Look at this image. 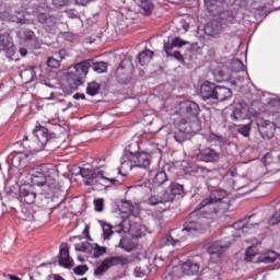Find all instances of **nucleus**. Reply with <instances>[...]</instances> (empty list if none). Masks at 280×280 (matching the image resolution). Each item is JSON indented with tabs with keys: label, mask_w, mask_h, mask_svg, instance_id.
I'll list each match as a JSON object with an SVG mask.
<instances>
[{
	"label": "nucleus",
	"mask_w": 280,
	"mask_h": 280,
	"mask_svg": "<svg viewBox=\"0 0 280 280\" xmlns=\"http://www.w3.org/2000/svg\"><path fill=\"white\" fill-rule=\"evenodd\" d=\"M33 187H39L40 196L47 200H54L61 194L60 184L47 172V167L39 165L30 172Z\"/></svg>",
	"instance_id": "f257e3e1"
},
{
	"label": "nucleus",
	"mask_w": 280,
	"mask_h": 280,
	"mask_svg": "<svg viewBox=\"0 0 280 280\" xmlns=\"http://www.w3.org/2000/svg\"><path fill=\"white\" fill-rule=\"evenodd\" d=\"M198 115H200V105L194 101H184L179 103L175 112L174 121L190 125L194 130H202Z\"/></svg>",
	"instance_id": "f03ea898"
},
{
	"label": "nucleus",
	"mask_w": 280,
	"mask_h": 280,
	"mask_svg": "<svg viewBox=\"0 0 280 280\" xmlns=\"http://www.w3.org/2000/svg\"><path fill=\"white\" fill-rule=\"evenodd\" d=\"M229 196V192L222 188L214 189L210 192V196L202 199V201L195 207L190 213L194 218L209 219L213 213H218L217 202L224 200Z\"/></svg>",
	"instance_id": "7ed1b4c3"
},
{
	"label": "nucleus",
	"mask_w": 280,
	"mask_h": 280,
	"mask_svg": "<svg viewBox=\"0 0 280 280\" xmlns=\"http://www.w3.org/2000/svg\"><path fill=\"white\" fill-rule=\"evenodd\" d=\"M132 75H135V65L132 63V59H122L115 71L116 82H118V84L127 86V84H130L132 82Z\"/></svg>",
	"instance_id": "20e7f679"
},
{
	"label": "nucleus",
	"mask_w": 280,
	"mask_h": 280,
	"mask_svg": "<svg viewBox=\"0 0 280 280\" xmlns=\"http://www.w3.org/2000/svg\"><path fill=\"white\" fill-rule=\"evenodd\" d=\"M128 264V258H124L121 256H113L105 258L95 269H94V277L100 279L104 277L113 266H126Z\"/></svg>",
	"instance_id": "39448f33"
},
{
	"label": "nucleus",
	"mask_w": 280,
	"mask_h": 280,
	"mask_svg": "<svg viewBox=\"0 0 280 280\" xmlns=\"http://www.w3.org/2000/svg\"><path fill=\"white\" fill-rule=\"evenodd\" d=\"M86 63H83L82 61L77 63L74 66V71L69 72L67 77V82L70 84L71 89H78V86H81V84H84V81L86 80V75L89 72L86 71Z\"/></svg>",
	"instance_id": "423d86ee"
},
{
	"label": "nucleus",
	"mask_w": 280,
	"mask_h": 280,
	"mask_svg": "<svg viewBox=\"0 0 280 280\" xmlns=\"http://www.w3.org/2000/svg\"><path fill=\"white\" fill-rule=\"evenodd\" d=\"M257 130L265 140L270 141L273 139L275 132L277 131V125L270 120L264 118L256 119Z\"/></svg>",
	"instance_id": "0eeeda50"
},
{
	"label": "nucleus",
	"mask_w": 280,
	"mask_h": 280,
	"mask_svg": "<svg viewBox=\"0 0 280 280\" xmlns=\"http://www.w3.org/2000/svg\"><path fill=\"white\" fill-rule=\"evenodd\" d=\"M177 128L174 131V139L177 143H184L187 141V135H196V132H200V130H194L191 125H187V122H175Z\"/></svg>",
	"instance_id": "6e6552de"
},
{
	"label": "nucleus",
	"mask_w": 280,
	"mask_h": 280,
	"mask_svg": "<svg viewBox=\"0 0 280 280\" xmlns=\"http://www.w3.org/2000/svg\"><path fill=\"white\" fill-rule=\"evenodd\" d=\"M258 226L257 223H252L250 221L241 220L233 224V228L236 232L233 234V237H244V235H248V233H253L255 228Z\"/></svg>",
	"instance_id": "1a4fd4ad"
},
{
	"label": "nucleus",
	"mask_w": 280,
	"mask_h": 280,
	"mask_svg": "<svg viewBox=\"0 0 280 280\" xmlns=\"http://www.w3.org/2000/svg\"><path fill=\"white\" fill-rule=\"evenodd\" d=\"M18 198L20 202H23L24 205H34V202H36V192L32 186L23 184L20 186Z\"/></svg>",
	"instance_id": "9d476101"
},
{
	"label": "nucleus",
	"mask_w": 280,
	"mask_h": 280,
	"mask_svg": "<svg viewBox=\"0 0 280 280\" xmlns=\"http://www.w3.org/2000/svg\"><path fill=\"white\" fill-rule=\"evenodd\" d=\"M248 116L249 108L245 101H241L234 105L233 112L231 114L233 121H244V119H248Z\"/></svg>",
	"instance_id": "9b49d317"
},
{
	"label": "nucleus",
	"mask_w": 280,
	"mask_h": 280,
	"mask_svg": "<svg viewBox=\"0 0 280 280\" xmlns=\"http://www.w3.org/2000/svg\"><path fill=\"white\" fill-rule=\"evenodd\" d=\"M197 161H203L205 163H215L217 161H220V151L207 147L203 148L197 153Z\"/></svg>",
	"instance_id": "f8f14e48"
},
{
	"label": "nucleus",
	"mask_w": 280,
	"mask_h": 280,
	"mask_svg": "<svg viewBox=\"0 0 280 280\" xmlns=\"http://www.w3.org/2000/svg\"><path fill=\"white\" fill-rule=\"evenodd\" d=\"M33 141L40 143L42 148H45L46 144L51 143V135L49 129L43 126H38L33 130Z\"/></svg>",
	"instance_id": "ddd939ff"
},
{
	"label": "nucleus",
	"mask_w": 280,
	"mask_h": 280,
	"mask_svg": "<svg viewBox=\"0 0 280 280\" xmlns=\"http://www.w3.org/2000/svg\"><path fill=\"white\" fill-rule=\"evenodd\" d=\"M57 258L58 265L61 266V268L70 269L73 266V258H71V256L69 255L68 243L60 245Z\"/></svg>",
	"instance_id": "4468645a"
},
{
	"label": "nucleus",
	"mask_w": 280,
	"mask_h": 280,
	"mask_svg": "<svg viewBox=\"0 0 280 280\" xmlns=\"http://www.w3.org/2000/svg\"><path fill=\"white\" fill-rule=\"evenodd\" d=\"M131 162L133 163L135 167L148 170L152 163V155L148 152L141 151L135 156H131Z\"/></svg>",
	"instance_id": "2eb2a0df"
},
{
	"label": "nucleus",
	"mask_w": 280,
	"mask_h": 280,
	"mask_svg": "<svg viewBox=\"0 0 280 280\" xmlns=\"http://www.w3.org/2000/svg\"><path fill=\"white\" fill-rule=\"evenodd\" d=\"M203 32L206 36H210L211 38H218L222 34V22L218 20H212L207 23L203 27Z\"/></svg>",
	"instance_id": "dca6fc26"
},
{
	"label": "nucleus",
	"mask_w": 280,
	"mask_h": 280,
	"mask_svg": "<svg viewBox=\"0 0 280 280\" xmlns=\"http://www.w3.org/2000/svg\"><path fill=\"white\" fill-rule=\"evenodd\" d=\"M215 83L209 81L205 82L200 88V96L207 102V100H215Z\"/></svg>",
	"instance_id": "f3484780"
},
{
	"label": "nucleus",
	"mask_w": 280,
	"mask_h": 280,
	"mask_svg": "<svg viewBox=\"0 0 280 280\" xmlns=\"http://www.w3.org/2000/svg\"><path fill=\"white\" fill-rule=\"evenodd\" d=\"M117 207L120 213L122 214V220L130 218V215L137 218V213H135V209L137 208L132 205V202L128 200H121L118 202Z\"/></svg>",
	"instance_id": "a211bd4d"
},
{
	"label": "nucleus",
	"mask_w": 280,
	"mask_h": 280,
	"mask_svg": "<svg viewBox=\"0 0 280 280\" xmlns=\"http://www.w3.org/2000/svg\"><path fill=\"white\" fill-rule=\"evenodd\" d=\"M0 51L5 54H14V42L8 33L0 34Z\"/></svg>",
	"instance_id": "6ab92c4d"
},
{
	"label": "nucleus",
	"mask_w": 280,
	"mask_h": 280,
	"mask_svg": "<svg viewBox=\"0 0 280 280\" xmlns=\"http://www.w3.org/2000/svg\"><path fill=\"white\" fill-rule=\"evenodd\" d=\"M231 97H233V91H231V89L222 85H215V102H226V100H231Z\"/></svg>",
	"instance_id": "aec40b11"
},
{
	"label": "nucleus",
	"mask_w": 280,
	"mask_h": 280,
	"mask_svg": "<svg viewBox=\"0 0 280 280\" xmlns=\"http://www.w3.org/2000/svg\"><path fill=\"white\" fill-rule=\"evenodd\" d=\"M229 246H231V242L217 241L209 245L208 253L210 255H222Z\"/></svg>",
	"instance_id": "412c9836"
},
{
	"label": "nucleus",
	"mask_w": 280,
	"mask_h": 280,
	"mask_svg": "<svg viewBox=\"0 0 280 280\" xmlns=\"http://www.w3.org/2000/svg\"><path fill=\"white\" fill-rule=\"evenodd\" d=\"M180 231L184 234V237L185 235H195L196 233H200V231H202V224L196 221H187Z\"/></svg>",
	"instance_id": "4be33fe9"
},
{
	"label": "nucleus",
	"mask_w": 280,
	"mask_h": 280,
	"mask_svg": "<svg viewBox=\"0 0 280 280\" xmlns=\"http://www.w3.org/2000/svg\"><path fill=\"white\" fill-rule=\"evenodd\" d=\"M82 62L83 65H86L88 73H89V69H93V71H95L96 73H106L108 69V65H106V62L104 61L94 62L93 59H89Z\"/></svg>",
	"instance_id": "5701e85b"
},
{
	"label": "nucleus",
	"mask_w": 280,
	"mask_h": 280,
	"mask_svg": "<svg viewBox=\"0 0 280 280\" xmlns=\"http://www.w3.org/2000/svg\"><path fill=\"white\" fill-rule=\"evenodd\" d=\"M182 270L184 275H198V272H200V265L191 259H188L182 264Z\"/></svg>",
	"instance_id": "b1692460"
},
{
	"label": "nucleus",
	"mask_w": 280,
	"mask_h": 280,
	"mask_svg": "<svg viewBox=\"0 0 280 280\" xmlns=\"http://www.w3.org/2000/svg\"><path fill=\"white\" fill-rule=\"evenodd\" d=\"M132 167H135V162H132V158L122 154V156L120 158V167L118 170V174H120V176H128L127 173L122 172H130L132 171Z\"/></svg>",
	"instance_id": "393cba45"
},
{
	"label": "nucleus",
	"mask_w": 280,
	"mask_h": 280,
	"mask_svg": "<svg viewBox=\"0 0 280 280\" xmlns=\"http://www.w3.org/2000/svg\"><path fill=\"white\" fill-rule=\"evenodd\" d=\"M79 174L82 178H106V176H104V171H101L100 168L89 170L80 167Z\"/></svg>",
	"instance_id": "a878e982"
},
{
	"label": "nucleus",
	"mask_w": 280,
	"mask_h": 280,
	"mask_svg": "<svg viewBox=\"0 0 280 280\" xmlns=\"http://www.w3.org/2000/svg\"><path fill=\"white\" fill-rule=\"evenodd\" d=\"M235 176H237L236 170H230L222 177V183L225 184L228 189H235Z\"/></svg>",
	"instance_id": "bb28decb"
},
{
	"label": "nucleus",
	"mask_w": 280,
	"mask_h": 280,
	"mask_svg": "<svg viewBox=\"0 0 280 280\" xmlns=\"http://www.w3.org/2000/svg\"><path fill=\"white\" fill-rule=\"evenodd\" d=\"M277 259H280V254H277L275 250H269L259 256V264H275Z\"/></svg>",
	"instance_id": "cd10ccee"
},
{
	"label": "nucleus",
	"mask_w": 280,
	"mask_h": 280,
	"mask_svg": "<svg viewBox=\"0 0 280 280\" xmlns=\"http://www.w3.org/2000/svg\"><path fill=\"white\" fill-rule=\"evenodd\" d=\"M141 147L139 144V141H131L126 148H125V156H129L132 159V156H137V154L141 153Z\"/></svg>",
	"instance_id": "c85d7f7f"
},
{
	"label": "nucleus",
	"mask_w": 280,
	"mask_h": 280,
	"mask_svg": "<svg viewBox=\"0 0 280 280\" xmlns=\"http://www.w3.org/2000/svg\"><path fill=\"white\" fill-rule=\"evenodd\" d=\"M219 3V0H205V7L211 16H218V14H220Z\"/></svg>",
	"instance_id": "c756f323"
},
{
	"label": "nucleus",
	"mask_w": 280,
	"mask_h": 280,
	"mask_svg": "<svg viewBox=\"0 0 280 280\" xmlns=\"http://www.w3.org/2000/svg\"><path fill=\"white\" fill-rule=\"evenodd\" d=\"M38 23L46 25V27H54L56 25V18L54 15H47L46 13L37 14Z\"/></svg>",
	"instance_id": "7c9ffc66"
},
{
	"label": "nucleus",
	"mask_w": 280,
	"mask_h": 280,
	"mask_svg": "<svg viewBox=\"0 0 280 280\" xmlns=\"http://www.w3.org/2000/svg\"><path fill=\"white\" fill-rule=\"evenodd\" d=\"M167 183V173L165 171L158 172L154 177L152 178V187H161V185H164Z\"/></svg>",
	"instance_id": "2f4dec72"
},
{
	"label": "nucleus",
	"mask_w": 280,
	"mask_h": 280,
	"mask_svg": "<svg viewBox=\"0 0 280 280\" xmlns=\"http://www.w3.org/2000/svg\"><path fill=\"white\" fill-rule=\"evenodd\" d=\"M100 91H102V84L96 81H91L88 83L85 93L90 95V97H95V95H100Z\"/></svg>",
	"instance_id": "473e14b6"
},
{
	"label": "nucleus",
	"mask_w": 280,
	"mask_h": 280,
	"mask_svg": "<svg viewBox=\"0 0 280 280\" xmlns=\"http://www.w3.org/2000/svg\"><path fill=\"white\" fill-rule=\"evenodd\" d=\"M152 58H154V51L150 49L142 50L138 56V60L141 67H145V65H148Z\"/></svg>",
	"instance_id": "72a5a7b5"
},
{
	"label": "nucleus",
	"mask_w": 280,
	"mask_h": 280,
	"mask_svg": "<svg viewBox=\"0 0 280 280\" xmlns=\"http://www.w3.org/2000/svg\"><path fill=\"white\" fill-rule=\"evenodd\" d=\"M253 128V121H248L245 125H238L236 126V132L238 135H242V137L248 138L250 137V129Z\"/></svg>",
	"instance_id": "f704fd0d"
},
{
	"label": "nucleus",
	"mask_w": 280,
	"mask_h": 280,
	"mask_svg": "<svg viewBox=\"0 0 280 280\" xmlns=\"http://www.w3.org/2000/svg\"><path fill=\"white\" fill-rule=\"evenodd\" d=\"M140 8L143 11L144 16H150L152 14V10H154V3L150 0H141Z\"/></svg>",
	"instance_id": "c9c22d12"
},
{
	"label": "nucleus",
	"mask_w": 280,
	"mask_h": 280,
	"mask_svg": "<svg viewBox=\"0 0 280 280\" xmlns=\"http://www.w3.org/2000/svg\"><path fill=\"white\" fill-rule=\"evenodd\" d=\"M185 187L178 183H171L170 194L173 196H182L184 194Z\"/></svg>",
	"instance_id": "e433bc0d"
},
{
	"label": "nucleus",
	"mask_w": 280,
	"mask_h": 280,
	"mask_svg": "<svg viewBox=\"0 0 280 280\" xmlns=\"http://www.w3.org/2000/svg\"><path fill=\"white\" fill-rule=\"evenodd\" d=\"M118 248H121L126 253H132V244L130 243V238L122 237L119 241V244L117 245Z\"/></svg>",
	"instance_id": "4c0bfd02"
},
{
	"label": "nucleus",
	"mask_w": 280,
	"mask_h": 280,
	"mask_svg": "<svg viewBox=\"0 0 280 280\" xmlns=\"http://www.w3.org/2000/svg\"><path fill=\"white\" fill-rule=\"evenodd\" d=\"M74 248L79 253H91L93 250V244L90 242H83L77 244Z\"/></svg>",
	"instance_id": "58836bf2"
},
{
	"label": "nucleus",
	"mask_w": 280,
	"mask_h": 280,
	"mask_svg": "<svg viewBox=\"0 0 280 280\" xmlns=\"http://www.w3.org/2000/svg\"><path fill=\"white\" fill-rule=\"evenodd\" d=\"M190 174L192 176H202L205 172H207V168L203 166H200L198 164H189Z\"/></svg>",
	"instance_id": "ea45409f"
},
{
	"label": "nucleus",
	"mask_w": 280,
	"mask_h": 280,
	"mask_svg": "<svg viewBox=\"0 0 280 280\" xmlns=\"http://www.w3.org/2000/svg\"><path fill=\"white\" fill-rule=\"evenodd\" d=\"M231 65H232V71H235V73H240L245 69L244 62L240 59L232 60Z\"/></svg>",
	"instance_id": "a19ab883"
},
{
	"label": "nucleus",
	"mask_w": 280,
	"mask_h": 280,
	"mask_svg": "<svg viewBox=\"0 0 280 280\" xmlns=\"http://www.w3.org/2000/svg\"><path fill=\"white\" fill-rule=\"evenodd\" d=\"M178 233V230H172L171 234L166 237V244L168 246H176L178 242H180V238H175L174 235Z\"/></svg>",
	"instance_id": "79ce46f5"
},
{
	"label": "nucleus",
	"mask_w": 280,
	"mask_h": 280,
	"mask_svg": "<svg viewBox=\"0 0 280 280\" xmlns=\"http://www.w3.org/2000/svg\"><path fill=\"white\" fill-rule=\"evenodd\" d=\"M102 228H103L104 240H110V235L115 233V231H113V225L108 223H103Z\"/></svg>",
	"instance_id": "37998d69"
},
{
	"label": "nucleus",
	"mask_w": 280,
	"mask_h": 280,
	"mask_svg": "<svg viewBox=\"0 0 280 280\" xmlns=\"http://www.w3.org/2000/svg\"><path fill=\"white\" fill-rule=\"evenodd\" d=\"M92 250H94L93 257H95V259L102 257V255H106V247L100 246L98 244H94Z\"/></svg>",
	"instance_id": "c03bdc74"
},
{
	"label": "nucleus",
	"mask_w": 280,
	"mask_h": 280,
	"mask_svg": "<svg viewBox=\"0 0 280 280\" xmlns=\"http://www.w3.org/2000/svg\"><path fill=\"white\" fill-rule=\"evenodd\" d=\"M73 272L78 277H82L83 275H86V272H89V266L88 265H79L73 268Z\"/></svg>",
	"instance_id": "a18cd8bd"
},
{
	"label": "nucleus",
	"mask_w": 280,
	"mask_h": 280,
	"mask_svg": "<svg viewBox=\"0 0 280 280\" xmlns=\"http://www.w3.org/2000/svg\"><path fill=\"white\" fill-rule=\"evenodd\" d=\"M47 67H49L50 69H58V67H60V60L54 58V57H49L46 61Z\"/></svg>",
	"instance_id": "49530a36"
},
{
	"label": "nucleus",
	"mask_w": 280,
	"mask_h": 280,
	"mask_svg": "<svg viewBox=\"0 0 280 280\" xmlns=\"http://www.w3.org/2000/svg\"><path fill=\"white\" fill-rule=\"evenodd\" d=\"M94 211L97 213H102V211H104V199L94 200Z\"/></svg>",
	"instance_id": "de8ad7c7"
},
{
	"label": "nucleus",
	"mask_w": 280,
	"mask_h": 280,
	"mask_svg": "<svg viewBox=\"0 0 280 280\" xmlns=\"http://www.w3.org/2000/svg\"><path fill=\"white\" fill-rule=\"evenodd\" d=\"M166 56L167 58H175V60H178V62H185V57H183V55L178 50L171 52V55Z\"/></svg>",
	"instance_id": "09e8293b"
},
{
	"label": "nucleus",
	"mask_w": 280,
	"mask_h": 280,
	"mask_svg": "<svg viewBox=\"0 0 280 280\" xmlns=\"http://www.w3.org/2000/svg\"><path fill=\"white\" fill-rule=\"evenodd\" d=\"M174 40H172V43L164 42V51L166 56H172V49H174Z\"/></svg>",
	"instance_id": "8fccbe9b"
},
{
	"label": "nucleus",
	"mask_w": 280,
	"mask_h": 280,
	"mask_svg": "<svg viewBox=\"0 0 280 280\" xmlns=\"http://www.w3.org/2000/svg\"><path fill=\"white\" fill-rule=\"evenodd\" d=\"M126 222V219H122V221L114 226V232L115 233H126V228L124 226V223Z\"/></svg>",
	"instance_id": "3c124183"
},
{
	"label": "nucleus",
	"mask_w": 280,
	"mask_h": 280,
	"mask_svg": "<svg viewBox=\"0 0 280 280\" xmlns=\"http://www.w3.org/2000/svg\"><path fill=\"white\" fill-rule=\"evenodd\" d=\"M97 178H102V177H88L86 180L84 182V185L86 187H93V185H97Z\"/></svg>",
	"instance_id": "603ef678"
},
{
	"label": "nucleus",
	"mask_w": 280,
	"mask_h": 280,
	"mask_svg": "<svg viewBox=\"0 0 280 280\" xmlns=\"http://www.w3.org/2000/svg\"><path fill=\"white\" fill-rule=\"evenodd\" d=\"M173 45H174L175 47H183V45H189V42H186V40H183V39H180V38H178V37H175V38L173 39Z\"/></svg>",
	"instance_id": "864d4df0"
},
{
	"label": "nucleus",
	"mask_w": 280,
	"mask_h": 280,
	"mask_svg": "<svg viewBox=\"0 0 280 280\" xmlns=\"http://www.w3.org/2000/svg\"><path fill=\"white\" fill-rule=\"evenodd\" d=\"M161 202H163V199H159L156 196H152L149 198V203L152 207H156V205H161Z\"/></svg>",
	"instance_id": "5fc2aeb1"
},
{
	"label": "nucleus",
	"mask_w": 280,
	"mask_h": 280,
	"mask_svg": "<svg viewBox=\"0 0 280 280\" xmlns=\"http://www.w3.org/2000/svg\"><path fill=\"white\" fill-rule=\"evenodd\" d=\"M256 253H255V247H248L246 249L245 256L246 259H253V257H255Z\"/></svg>",
	"instance_id": "6e6d98bb"
},
{
	"label": "nucleus",
	"mask_w": 280,
	"mask_h": 280,
	"mask_svg": "<svg viewBox=\"0 0 280 280\" xmlns=\"http://www.w3.org/2000/svg\"><path fill=\"white\" fill-rule=\"evenodd\" d=\"M133 275L138 278L145 277V272L143 271V269H141V267H136L133 270Z\"/></svg>",
	"instance_id": "4d7b16f0"
},
{
	"label": "nucleus",
	"mask_w": 280,
	"mask_h": 280,
	"mask_svg": "<svg viewBox=\"0 0 280 280\" xmlns=\"http://www.w3.org/2000/svg\"><path fill=\"white\" fill-rule=\"evenodd\" d=\"M25 39L26 40H36V34L33 31L25 32Z\"/></svg>",
	"instance_id": "13d9d810"
},
{
	"label": "nucleus",
	"mask_w": 280,
	"mask_h": 280,
	"mask_svg": "<svg viewBox=\"0 0 280 280\" xmlns=\"http://www.w3.org/2000/svg\"><path fill=\"white\" fill-rule=\"evenodd\" d=\"M55 8H63L67 5V0H51Z\"/></svg>",
	"instance_id": "bf43d9fd"
},
{
	"label": "nucleus",
	"mask_w": 280,
	"mask_h": 280,
	"mask_svg": "<svg viewBox=\"0 0 280 280\" xmlns=\"http://www.w3.org/2000/svg\"><path fill=\"white\" fill-rule=\"evenodd\" d=\"M27 141H30V137L27 135H25L23 138V145H24V148H27V150H33L32 144H28Z\"/></svg>",
	"instance_id": "052dcab7"
},
{
	"label": "nucleus",
	"mask_w": 280,
	"mask_h": 280,
	"mask_svg": "<svg viewBox=\"0 0 280 280\" xmlns=\"http://www.w3.org/2000/svg\"><path fill=\"white\" fill-rule=\"evenodd\" d=\"M103 180H108L112 185H121V182H119L117 178H102Z\"/></svg>",
	"instance_id": "680f3d73"
},
{
	"label": "nucleus",
	"mask_w": 280,
	"mask_h": 280,
	"mask_svg": "<svg viewBox=\"0 0 280 280\" xmlns=\"http://www.w3.org/2000/svg\"><path fill=\"white\" fill-rule=\"evenodd\" d=\"M73 100H86V95L84 93H75Z\"/></svg>",
	"instance_id": "e2e57ef3"
},
{
	"label": "nucleus",
	"mask_w": 280,
	"mask_h": 280,
	"mask_svg": "<svg viewBox=\"0 0 280 280\" xmlns=\"http://www.w3.org/2000/svg\"><path fill=\"white\" fill-rule=\"evenodd\" d=\"M93 0H75L77 5H86L88 3H91Z\"/></svg>",
	"instance_id": "0e129e2a"
},
{
	"label": "nucleus",
	"mask_w": 280,
	"mask_h": 280,
	"mask_svg": "<svg viewBox=\"0 0 280 280\" xmlns=\"http://www.w3.org/2000/svg\"><path fill=\"white\" fill-rule=\"evenodd\" d=\"M236 2L237 0H222V3L228 7L235 5Z\"/></svg>",
	"instance_id": "69168bd1"
},
{
	"label": "nucleus",
	"mask_w": 280,
	"mask_h": 280,
	"mask_svg": "<svg viewBox=\"0 0 280 280\" xmlns=\"http://www.w3.org/2000/svg\"><path fill=\"white\" fill-rule=\"evenodd\" d=\"M5 194H7V196H11L12 198L16 197V192H14V190H12V188H5Z\"/></svg>",
	"instance_id": "338daca9"
},
{
	"label": "nucleus",
	"mask_w": 280,
	"mask_h": 280,
	"mask_svg": "<svg viewBox=\"0 0 280 280\" xmlns=\"http://www.w3.org/2000/svg\"><path fill=\"white\" fill-rule=\"evenodd\" d=\"M83 235H85L86 240H90V242L93 241V238H91V234H89V226L88 225L83 230Z\"/></svg>",
	"instance_id": "774afa93"
}]
</instances>
